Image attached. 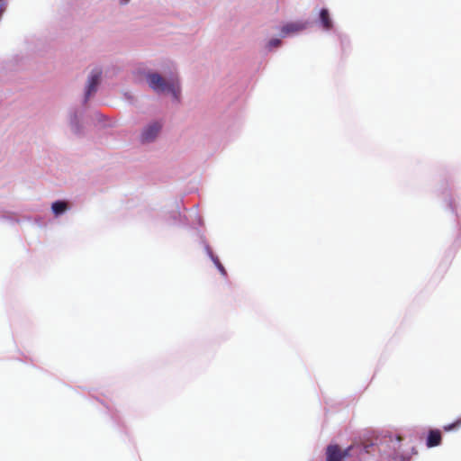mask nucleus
<instances>
[{
  "mask_svg": "<svg viewBox=\"0 0 461 461\" xmlns=\"http://www.w3.org/2000/svg\"><path fill=\"white\" fill-rule=\"evenodd\" d=\"M103 70L101 68H94L87 76V80L84 89V96L81 106H75L69 109V126L71 131L81 137L84 135V126L81 121L87 108L88 101L98 91L102 83Z\"/></svg>",
  "mask_w": 461,
  "mask_h": 461,
  "instance_id": "f257e3e1",
  "label": "nucleus"
},
{
  "mask_svg": "<svg viewBox=\"0 0 461 461\" xmlns=\"http://www.w3.org/2000/svg\"><path fill=\"white\" fill-rule=\"evenodd\" d=\"M149 86L157 94H170L176 101L180 98L181 88L176 77H171L168 80L162 77L158 73H149L146 75Z\"/></svg>",
  "mask_w": 461,
  "mask_h": 461,
  "instance_id": "f03ea898",
  "label": "nucleus"
},
{
  "mask_svg": "<svg viewBox=\"0 0 461 461\" xmlns=\"http://www.w3.org/2000/svg\"><path fill=\"white\" fill-rule=\"evenodd\" d=\"M350 447L341 450L339 446H329L327 448V461H342L349 454Z\"/></svg>",
  "mask_w": 461,
  "mask_h": 461,
  "instance_id": "7ed1b4c3",
  "label": "nucleus"
},
{
  "mask_svg": "<svg viewBox=\"0 0 461 461\" xmlns=\"http://www.w3.org/2000/svg\"><path fill=\"white\" fill-rule=\"evenodd\" d=\"M27 58L23 55H15L12 59L5 62L3 68L8 70H19L25 67Z\"/></svg>",
  "mask_w": 461,
  "mask_h": 461,
  "instance_id": "20e7f679",
  "label": "nucleus"
},
{
  "mask_svg": "<svg viewBox=\"0 0 461 461\" xmlns=\"http://www.w3.org/2000/svg\"><path fill=\"white\" fill-rule=\"evenodd\" d=\"M50 209L55 218H59L69 210V206L64 200H56L51 203Z\"/></svg>",
  "mask_w": 461,
  "mask_h": 461,
  "instance_id": "39448f33",
  "label": "nucleus"
},
{
  "mask_svg": "<svg viewBox=\"0 0 461 461\" xmlns=\"http://www.w3.org/2000/svg\"><path fill=\"white\" fill-rule=\"evenodd\" d=\"M161 128L162 124L159 122H153L149 123L146 129V142L154 140L161 131Z\"/></svg>",
  "mask_w": 461,
  "mask_h": 461,
  "instance_id": "423d86ee",
  "label": "nucleus"
},
{
  "mask_svg": "<svg viewBox=\"0 0 461 461\" xmlns=\"http://www.w3.org/2000/svg\"><path fill=\"white\" fill-rule=\"evenodd\" d=\"M442 437L438 429H430L428 434L426 445L428 447H438L441 444Z\"/></svg>",
  "mask_w": 461,
  "mask_h": 461,
  "instance_id": "0eeeda50",
  "label": "nucleus"
},
{
  "mask_svg": "<svg viewBox=\"0 0 461 461\" xmlns=\"http://www.w3.org/2000/svg\"><path fill=\"white\" fill-rule=\"evenodd\" d=\"M320 20L322 24V27L325 30H331L333 27L332 21L330 17L329 11L327 9H321L320 13Z\"/></svg>",
  "mask_w": 461,
  "mask_h": 461,
  "instance_id": "6e6552de",
  "label": "nucleus"
},
{
  "mask_svg": "<svg viewBox=\"0 0 461 461\" xmlns=\"http://www.w3.org/2000/svg\"><path fill=\"white\" fill-rule=\"evenodd\" d=\"M303 28H304V26L302 24H299V23H289V24L285 25L282 28L281 32H282L283 36H286L287 34H289L291 32H299V31L303 30Z\"/></svg>",
  "mask_w": 461,
  "mask_h": 461,
  "instance_id": "1a4fd4ad",
  "label": "nucleus"
},
{
  "mask_svg": "<svg viewBox=\"0 0 461 461\" xmlns=\"http://www.w3.org/2000/svg\"><path fill=\"white\" fill-rule=\"evenodd\" d=\"M0 220H5L9 221L11 224L19 223L21 220H19L16 217V213L6 212V211H1L0 212Z\"/></svg>",
  "mask_w": 461,
  "mask_h": 461,
  "instance_id": "9d476101",
  "label": "nucleus"
},
{
  "mask_svg": "<svg viewBox=\"0 0 461 461\" xmlns=\"http://www.w3.org/2000/svg\"><path fill=\"white\" fill-rule=\"evenodd\" d=\"M94 116H95V119L99 123H101L103 126H104V127L112 126V123L110 122V119L106 115L103 114L102 113L96 111V112H95Z\"/></svg>",
  "mask_w": 461,
  "mask_h": 461,
  "instance_id": "9b49d317",
  "label": "nucleus"
},
{
  "mask_svg": "<svg viewBox=\"0 0 461 461\" xmlns=\"http://www.w3.org/2000/svg\"><path fill=\"white\" fill-rule=\"evenodd\" d=\"M461 427V419L456 420L455 422L444 426L445 431H450L453 429H456Z\"/></svg>",
  "mask_w": 461,
  "mask_h": 461,
  "instance_id": "f8f14e48",
  "label": "nucleus"
},
{
  "mask_svg": "<svg viewBox=\"0 0 461 461\" xmlns=\"http://www.w3.org/2000/svg\"><path fill=\"white\" fill-rule=\"evenodd\" d=\"M212 259L213 263L215 264V266L217 267V268L219 269V271L221 272V274L222 276H226L227 275L226 270H225L224 267L221 265V263L220 262L219 258L217 257L212 256Z\"/></svg>",
  "mask_w": 461,
  "mask_h": 461,
  "instance_id": "ddd939ff",
  "label": "nucleus"
},
{
  "mask_svg": "<svg viewBox=\"0 0 461 461\" xmlns=\"http://www.w3.org/2000/svg\"><path fill=\"white\" fill-rule=\"evenodd\" d=\"M124 99L131 104H134L135 103V96L130 93V92H124L123 93Z\"/></svg>",
  "mask_w": 461,
  "mask_h": 461,
  "instance_id": "4468645a",
  "label": "nucleus"
},
{
  "mask_svg": "<svg viewBox=\"0 0 461 461\" xmlns=\"http://www.w3.org/2000/svg\"><path fill=\"white\" fill-rule=\"evenodd\" d=\"M281 45V41L279 39H272L268 42V49L271 50L272 48H277Z\"/></svg>",
  "mask_w": 461,
  "mask_h": 461,
  "instance_id": "2eb2a0df",
  "label": "nucleus"
},
{
  "mask_svg": "<svg viewBox=\"0 0 461 461\" xmlns=\"http://www.w3.org/2000/svg\"><path fill=\"white\" fill-rule=\"evenodd\" d=\"M32 224H35L41 228H43L46 226V222L45 221L43 220V218L41 217H36V218H33V222Z\"/></svg>",
  "mask_w": 461,
  "mask_h": 461,
  "instance_id": "dca6fc26",
  "label": "nucleus"
},
{
  "mask_svg": "<svg viewBox=\"0 0 461 461\" xmlns=\"http://www.w3.org/2000/svg\"><path fill=\"white\" fill-rule=\"evenodd\" d=\"M106 408H107V410L109 411V412H110V414H111L112 419H113L114 421L118 422V417H117L116 412H113V410H112L109 406H107V405H106Z\"/></svg>",
  "mask_w": 461,
  "mask_h": 461,
  "instance_id": "f3484780",
  "label": "nucleus"
},
{
  "mask_svg": "<svg viewBox=\"0 0 461 461\" xmlns=\"http://www.w3.org/2000/svg\"><path fill=\"white\" fill-rule=\"evenodd\" d=\"M139 139L140 143L144 144V126L140 129Z\"/></svg>",
  "mask_w": 461,
  "mask_h": 461,
  "instance_id": "a211bd4d",
  "label": "nucleus"
},
{
  "mask_svg": "<svg viewBox=\"0 0 461 461\" xmlns=\"http://www.w3.org/2000/svg\"><path fill=\"white\" fill-rule=\"evenodd\" d=\"M395 461H410V457H405L403 456H397L395 457Z\"/></svg>",
  "mask_w": 461,
  "mask_h": 461,
  "instance_id": "6ab92c4d",
  "label": "nucleus"
},
{
  "mask_svg": "<svg viewBox=\"0 0 461 461\" xmlns=\"http://www.w3.org/2000/svg\"><path fill=\"white\" fill-rule=\"evenodd\" d=\"M23 221H28V222L32 223V222H33V218H32V217H31V216H24V217L23 218Z\"/></svg>",
  "mask_w": 461,
  "mask_h": 461,
  "instance_id": "aec40b11",
  "label": "nucleus"
},
{
  "mask_svg": "<svg viewBox=\"0 0 461 461\" xmlns=\"http://www.w3.org/2000/svg\"><path fill=\"white\" fill-rule=\"evenodd\" d=\"M131 0H119V3L121 5H127Z\"/></svg>",
  "mask_w": 461,
  "mask_h": 461,
  "instance_id": "412c9836",
  "label": "nucleus"
},
{
  "mask_svg": "<svg viewBox=\"0 0 461 461\" xmlns=\"http://www.w3.org/2000/svg\"><path fill=\"white\" fill-rule=\"evenodd\" d=\"M411 450H412V454H415V455L417 454V451L415 450V448H414V447H412V449H411Z\"/></svg>",
  "mask_w": 461,
  "mask_h": 461,
  "instance_id": "4be33fe9",
  "label": "nucleus"
}]
</instances>
